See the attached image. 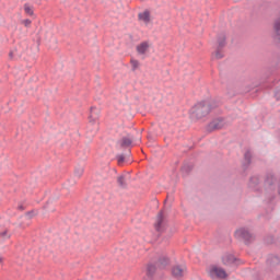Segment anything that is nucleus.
<instances>
[{"mask_svg": "<svg viewBox=\"0 0 280 280\" xmlns=\"http://www.w3.org/2000/svg\"><path fill=\"white\" fill-rule=\"evenodd\" d=\"M220 106V103L213 98H207L195 104L189 113L192 121H200V119H207L211 115V110H215Z\"/></svg>", "mask_w": 280, "mask_h": 280, "instance_id": "obj_1", "label": "nucleus"}, {"mask_svg": "<svg viewBox=\"0 0 280 280\" xmlns=\"http://www.w3.org/2000/svg\"><path fill=\"white\" fill-rule=\"evenodd\" d=\"M217 48L211 55V60H222L224 58V47H226V34L221 33L217 37Z\"/></svg>", "mask_w": 280, "mask_h": 280, "instance_id": "obj_2", "label": "nucleus"}, {"mask_svg": "<svg viewBox=\"0 0 280 280\" xmlns=\"http://www.w3.org/2000/svg\"><path fill=\"white\" fill-rule=\"evenodd\" d=\"M236 240H243L244 244H246V246H250V244H253V242H255V235H253V233H250V231L246 230V228H241L238 230L235 231L234 233Z\"/></svg>", "mask_w": 280, "mask_h": 280, "instance_id": "obj_3", "label": "nucleus"}, {"mask_svg": "<svg viewBox=\"0 0 280 280\" xmlns=\"http://www.w3.org/2000/svg\"><path fill=\"white\" fill-rule=\"evenodd\" d=\"M248 188L259 194L261 191V177L259 175L252 176L248 182Z\"/></svg>", "mask_w": 280, "mask_h": 280, "instance_id": "obj_4", "label": "nucleus"}, {"mask_svg": "<svg viewBox=\"0 0 280 280\" xmlns=\"http://www.w3.org/2000/svg\"><path fill=\"white\" fill-rule=\"evenodd\" d=\"M117 148H120V150H128V148L132 147V136L128 133L127 136L120 138L116 142Z\"/></svg>", "mask_w": 280, "mask_h": 280, "instance_id": "obj_5", "label": "nucleus"}, {"mask_svg": "<svg viewBox=\"0 0 280 280\" xmlns=\"http://www.w3.org/2000/svg\"><path fill=\"white\" fill-rule=\"evenodd\" d=\"M209 277L211 279H226V277H229V275H226V271L224 269L219 268V267H213L209 271Z\"/></svg>", "mask_w": 280, "mask_h": 280, "instance_id": "obj_6", "label": "nucleus"}, {"mask_svg": "<svg viewBox=\"0 0 280 280\" xmlns=\"http://www.w3.org/2000/svg\"><path fill=\"white\" fill-rule=\"evenodd\" d=\"M222 128H224V118L223 117H219V118L212 120L208 125L209 132H213V130H222Z\"/></svg>", "mask_w": 280, "mask_h": 280, "instance_id": "obj_7", "label": "nucleus"}, {"mask_svg": "<svg viewBox=\"0 0 280 280\" xmlns=\"http://www.w3.org/2000/svg\"><path fill=\"white\" fill-rule=\"evenodd\" d=\"M277 184V177L272 173H267L265 176V187L266 189H269L270 191H275Z\"/></svg>", "mask_w": 280, "mask_h": 280, "instance_id": "obj_8", "label": "nucleus"}, {"mask_svg": "<svg viewBox=\"0 0 280 280\" xmlns=\"http://www.w3.org/2000/svg\"><path fill=\"white\" fill-rule=\"evenodd\" d=\"M136 51L139 56H145L150 51V42L144 40L136 46Z\"/></svg>", "mask_w": 280, "mask_h": 280, "instance_id": "obj_9", "label": "nucleus"}, {"mask_svg": "<svg viewBox=\"0 0 280 280\" xmlns=\"http://www.w3.org/2000/svg\"><path fill=\"white\" fill-rule=\"evenodd\" d=\"M267 266L272 270L277 266H280V257L273 254L268 255Z\"/></svg>", "mask_w": 280, "mask_h": 280, "instance_id": "obj_10", "label": "nucleus"}, {"mask_svg": "<svg viewBox=\"0 0 280 280\" xmlns=\"http://www.w3.org/2000/svg\"><path fill=\"white\" fill-rule=\"evenodd\" d=\"M155 273H156V265L149 262L147 265V276L144 280H153Z\"/></svg>", "mask_w": 280, "mask_h": 280, "instance_id": "obj_11", "label": "nucleus"}, {"mask_svg": "<svg viewBox=\"0 0 280 280\" xmlns=\"http://www.w3.org/2000/svg\"><path fill=\"white\" fill-rule=\"evenodd\" d=\"M156 266L161 270H164V268H167V266H170V257L160 256V258L158 259Z\"/></svg>", "mask_w": 280, "mask_h": 280, "instance_id": "obj_12", "label": "nucleus"}, {"mask_svg": "<svg viewBox=\"0 0 280 280\" xmlns=\"http://www.w3.org/2000/svg\"><path fill=\"white\" fill-rule=\"evenodd\" d=\"M250 163H253V154L250 153V151H246L244 153L243 170L249 167Z\"/></svg>", "mask_w": 280, "mask_h": 280, "instance_id": "obj_13", "label": "nucleus"}, {"mask_svg": "<svg viewBox=\"0 0 280 280\" xmlns=\"http://www.w3.org/2000/svg\"><path fill=\"white\" fill-rule=\"evenodd\" d=\"M163 220H164V217H163V210H162L158 214V221L155 224V230L158 231V233H163Z\"/></svg>", "mask_w": 280, "mask_h": 280, "instance_id": "obj_14", "label": "nucleus"}, {"mask_svg": "<svg viewBox=\"0 0 280 280\" xmlns=\"http://www.w3.org/2000/svg\"><path fill=\"white\" fill-rule=\"evenodd\" d=\"M222 261L224 266H232V264H235V261H237V258L233 256V254H228L222 257Z\"/></svg>", "mask_w": 280, "mask_h": 280, "instance_id": "obj_15", "label": "nucleus"}, {"mask_svg": "<svg viewBox=\"0 0 280 280\" xmlns=\"http://www.w3.org/2000/svg\"><path fill=\"white\" fill-rule=\"evenodd\" d=\"M139 21H143V23H150V11L144 10L143 12L138 14Z\"/></svg>", "mask_w": 280, "mask_h": 280, "instance_id": "obj_16", "label": "nucleus"}, {"mask_svg": "<svg viewBox=\"0 0 280 280\" xmlns=\"http://www.w3.org/2000/svg\"><path fill=\"white\" fill-rule=\"evenodd\" d=\"M255 89V86L253 85H247L243 91L241 92H231L228 90V95L229 97H235V95H237V93H250V91H253Z\"/></svg>", "mask_w": 280, "mask_h": 280, "instance_id": "obj_17", "label": "nucleus"}, {"mask_svg": "<svg viewBox=\"0 0 280 280\" xmlns=\"http://www.w3.org/2000/svg\"><path fill=\"white\" fill-rule=\"evenodd\" d=\"M192 170H194V164L186 163L182 166V174H184V176H189Z\"/></svg>", "mask_w": 280, "mask_h": 280, "instance_id": "obj_18", "label": "nucleus"}, {"mask_svg": "<svg viewBox=\"0 0 280 280\" xmlns=\"http://www.w3.org/2000/svg\"><path fill=\"white\" fill-rule=\"evenodd\" d=\"M172 275L175 279H182L183 277V268L180 266H175L172 268Z\"/></svg>", "mask_w": 280, "mask_h": 280, "instance_id": "obj_19", "label": "nucleus"}, {"mask_svg": "<svg viewBox=\"0 0 280 280\" xmlns=\"http://www.w3.org/2000/svg\"><path fill=\"white\" fill-rule=\"evenodd\" d=\"M83 174H84V166L78 165L74 167V176L77 178H82Z\"/></svg>", "mask_w": 280, "mask_h": 280, "instance_id": "obj_20", "label": "nucleus"}, {"mask_svg": "<svg viewBox=\"0 0 280 280\" xmlns=\"http://www.w3.org/2000/svg\"><path fill=\"white\" fill-rule=\"evenodd\" d=\"M117 184L122 188L126 189V187H128V184L126 183V176L120 175L117 178Z\"/></svg>", "mask_w": 280, "mask_h": 280, "instance_id": "obj_21", "label": "nucleus"}, {"mask_svg": "<svg viewBox=\"0 0 280 280\" xmlns=\"http://www.w3.org/2000/svg\"><path fill=\"white\" fill-rule=\"evenodd\" d=\"M24 12L28 14V16H34V9H32L28 3L24 4Z\"/></svg>", "mask_w": 280, "mask_h": 280, "instance_id": "obj_22", "label": "nucleus"}, {"mask_svg": "<svg viewBox=\"0 0 280 280\" xmlns=\"http://www.w3.org/2000/svg\"><path fill=\"white\" fill-rule=\"evenodd\" d=\"M130 63H131V71H137L139 69V60L131 59Z\"/></svg>", "mask_w": 280, "mask_h": 280, "instance_id": "obj_23", "label": "nucleus"}, {"mask_svg": "<svg viewBox=\"0 0 280 280\" xmlns=\"http://www.w3.org/2000/svg\"><path fill=\"white\" fill-rule=\"evenodd\" d=\"M93 110H95V107L90 108V113H91V115L89 116L90 124H95V121H97V116H93Z\"/></svg>", "mask_w": 280, "mask_h": 280, "instance_id": "obj_24", "label": "nucleus"}, {"mask_svg": "<svg viewBox=\"0 0 280 280\" xmlns=\"http://www.w3.org/2000/svg\"><path fill=\"white\" fill-rule=\"evenodd\" d=\"M118 165H121L126 161V156L124 154H119L116 156Z\"/></svg>", "mask_w": 280, "mask_h": 280, "instance_id": "obj_25", "label": "nucleus"}, {"mask_svg": "<svg viewBox=\"0 0 280 280\" xmlns=\"http://www.w3.org/2000/svg\"><path fill=\"white\" fill-rule=\"evenodd\" d=\"M25 215L28 218V220H32V218H34V215H36V213H34V210L27 211L25 213Z\"/></svg>", "mask_w": 280, "mask_h": 280, "instance_id": "obj_26", "label": "nucleus"}, {"mask_svg": "<svg viewBox=\"0 0 280 280\" xmlns=\"http://www.w3.org/2000/svg\"><path fill=\"white\" fill-rule=\"evenodd\" d=\"M23 25H25V27H30V25H32V20L26 19L24 21H22Z\"/></svg>", "mask_w": 280, "mask_h": 280, "instance_id": "obj_27", "label": "nucleus"}, {"mask_svg": "<svg viewBox=\"0 0 280 280\" xmlns=\"http://www.w3.org/2000/svg\"><path fill=\"white\" fill-rule=\"evenodd\" d=\"M275 97L279 102V100H280V89L275 90Z\"/></svg>", "mask_w": 280, "mask_h": 280, "instance_id": "obj_28", "label": "nucleus"}, {"mask_svg": "<svg viewBox=\"0 0 280 280\" xmlns=\"http://www.w3.org/2000/svg\"><path fill=\"white\" fill-rule=\"evenodd\" d=\"M18 209H19L20 211H25V207H24L23 205L19 206Z\"/></svg>", "mask_w": 280, "mask_h": 280, "instance_id": "obj_29", "label": "nucleus"}, {"mask_svg": "<svg viewBox=\"0 0 280 280\" xmlns=\"http://www.w3.org/2000/svg\"><path fill=\"white\" fill-rule=\"evenodd\" d=\"M5 235H8V231H4V232L0 233V237H1V236H2V237H5Z\"/></svg>", "mask_w": 280, "mask_h": 280, "instance_id": "obj_30", "label": "nucleus"}, {"mask_svg": "<svg viewBox=\"0 0 280 280\" xmlns=\"http://www.w3.org/2000/svg\"><path fill=\"white\" fill-rule=\"evenodd\" d=\"M9 58H11V59L14 58V52L13 51L9 52Z\"/></svg>", "mask_w": 280, "mask_h": 280, "instance_id": "obj_31", "label": "nucleus"}, {"mask_svg": "<svg viewBox=\"0 0 280 280\" xmlns=\"http://www.w3.org/2000/svg\"><path fill=\"white\" fill-rule=\"evenodd\" d=\"M40 1H42V0H35V3H37L38 5H40Z\"/></svg>", "mask_w": 280, "mask_h": 280, "instance_id": "obj_32", "label": "nucleus"}, {"mask_svg": "<svg viewBox=\"0 0 280 280\" xmlns=\"http://www.w3.org/2000/svg\"><path fill=\"white\" fill-rule=\"evenodd\" d=\"M0 264H3V258L2 257H0Z\"/></svg>", "mask_w": 280, "mask_h": 280, "instance_id": "obj_33", "label": "nucleus"}, {"mask_svg": "<svg viewBox=\"0 0 280 280\" xmlns=\"http://www.w3.org/2000/svg\"><path fill=\"white\" fill-rule=\"evenodd\" d=\"M37 45H40V39L37 40Z\"/></svg>", "mask_w": 280, "mask_h": 280, "instance_id": "obj_34", "label": "nucleus"}, {"mask_svg": "<svg viewBox=\"0 0 280 280\" xmlns=\"http://www.w3.org/2000/svg\"><path fill=\"white\" fill-rule=\"evenodd\" d=\"M148 139H152V137H151V136H149V137H148Z\"/></svg>", "mask_w": 280, "mask_h": 280, "instance_id": "obj_35", "label": "nucleus"}]
</instances>
